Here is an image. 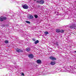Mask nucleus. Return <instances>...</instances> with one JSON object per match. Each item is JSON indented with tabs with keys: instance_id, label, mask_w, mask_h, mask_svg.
I'll list each match as a JSON object with an SVG mask.
<instances>
[{
	"instance_id": "f257e3e1",
	"label": "nucleus",
	"mask_w": 76,
	"mask_h": 76,
	"mask_svg": "<svg viewBox=\"0 0 76 76\" xmlns=\"http://www.w3.org/2000/svg\"><path fill=\"white\" fill-rule=\"evenodd\" d=\"M22 7L23 8V9H28L29 7H28V5L26 4L23 5L22 6Z\"/></svg>"
},
{
	"instance_id": "f03ea898",
	"label": "nucleus",
	"mask_w": 76,
	"mask_h": 76,
	"mask_svg": "<svg viewBox=\"0 0 76 76\" xmlns=\"http://www.w3.org/2000/svg\"><path fill=\"white\" fill-rule=\"evenodd\" d=\"M71 29H76V25L74 24H72V25L69 26Z\"/></svg>"
},
{
	"instance_id": "7ed1b4c3",
	"label": "nucleus",
	"mask_w": 76,
	"mask_h": 76,
	"mask_svg": "<svg viewBox=\"0 0 76 76\" xmlns=\"http://www.w3.org/2000/svg\"><path fill=\"white\" fill-rule=\"evenodd\" d=\"M6 19V17H1L0 18V21H3L4 20Z\"/></svg>"
},
{
	"instance_id": "20e7f679",
	"label": "nucleus",
	"mask_w": 76,
	"mask_h": 76,
	"mask_svg": "<svg viewBox=\"0 0 76 76\" xmlns=\"http://www.w3.org/2000/svg\"><path fill=\"white\" fill-rule=\"evenodd\" d=\"M28 57L30 58H33L34 57V55L32 54H30L28 55Z\"/></svg>"
},
{
	"instance_id": "39448f33",
	"label": "nucleus",
	"mask_w": 76,
	"mask_h": 76,
	"mask_svg": "<svg viewBox=\"0 0 76 76\" xmlns=\"http://www.w3.org/2000/svg\"><path fill=\"white\" fill-rule=\"evenodd\" d=\"M49 58L50 59L52 60H56V58L53 56L50 57Z\"/></svg>"
},
{
	"instance_id": "423d86ee",
	"label": "nucleus",
	"mask_w": 76,
	"mask_h": 76,
	"mask_svg": "<svg viewBox=\"0 0 76 76\" xmlns=\"http://www.w3.org/2000/svg\"><path fill=\"white\" fill-rule=\"evenodd\" d=\"M16 51H17L18 52V53H22L23 52V51L19 49H16Z\"/></svg>"
},
{
	"instance_id": "0eeeda50",
	"label": "nucleus",
	"mask_w": 76,
	"mask_h": 76,
	"mask_svg": "<svg viewBox=\"0 0 76 76\" xmlns=\"http://www.w3.org/2000/svg\"><path fill=\"white\" fill-rule=\"evenodd\" d=\"M56 64V62L54 61H51V62L50 63V64L51 65H52V66H53L54 65Z\"/></svg>"
},
{
	"instance_id": "6e6552de",
	"label": "nucleus",
	"mask_w": 76,
	"mask_h": 76,
	"mask_svg": "<svg viewBox=\"0 0 76 76\" xmlns=\"http://www.w3.org/2000/svg\"><path fill=\"white\" fill-rule=\"evenodd\" d=\"M36 62L38 64H40V63H41V60L40 59H38L37 60Z\"/></svg>"
},
{
	"instance_id": "1a4fd4ad",
	"label": "nucleus",
	"mask_w": 76,
	"mask_h": 76,
	"mask_svg": "<svg viewBox=\"0 0 76 76\" xmlns=\"http://www.w3.org/2000/svg\"><path fill=\"white\" fill-rule=\"evenodd\" d=\"M28 19H31L34 18V17L32 15H30L28 17Z\"/></svg>"
},
{
	"instance_id": "9d476101",
	"label": "nucleus",
	"mask_w": 76,
	"mask_h": 76,
	"mask_svg": "<svg viewBox=\"0 0 76 76\" xmlns=\"http://www.w3.org/2000/svg\"><path fill=\"white\" fill-rule=\"evenodd\" d=\"M44 3V1L43 0H41L40 1V4H42Z\"/></svg>"
},
{
	"instance_id": "9b49d317",
	"label": "nucleus",
	"mask_w": 76,
	"mask_h": 76,
	"mask_svg": "<svg viewBox=\"0 0 76 76\" xmlns=\"http://www.w3.org/2000/svg\"><path fill=\"white\" fill-rule=\"evenodd\" d=\"M26 51L28 52V51H31V49H30V48H27L26 49Z\"/></svg>"
},
{
	"instance_id": "f8f14e48",
	"label": "nucleus",
	"mask_w": 76,
	"mask_h": 76,
	"mask_svg": "<svg viewBox=\"0 0 76 76\" xmlns=\"http://www.w3.org/2000/svg\"><path fill=\"white\" fill-rule=\"evenodd\" d=\"M4 42H5V44H7L8 43H9V41L6 40L4 41Z\"/></svg>"
},
{
	"instance_id": "ddd939ff",
	"label": "nucleus",
	"mask_w": 76,
	"mask_h": 76,
	"mask_svg": "<svg viewBox=\"0 0 76 76\" xmlns=\"http://www.w3.org/2000/svg\"><path fill=\"white\" fill-rule=\"evenodd\" d=\"M56 32H57V33H58L59 32H60V30L59 29H57L56 30Z\"/></svg>"
},
{
	"instance_id": "4468645a",
	"label": "nucleus",
	"mask_w": 76,
	"mask_h": 76,
	"mask_svg": "<svg viewBox=\"0 0 76 76\" xmlns=\"http://www.w3.org/2000/svg\"><path fill=\"white\" fill-rule=\"evenodd\" d=\"M39 42V41H38V40H37V41H35V42H34V44H38V43Z\"/></svg>"
},
{
	"instance_id": "2eb2a0df",
	"label": "nucleus",
	"mask_w": 76,
	"mask_h": 76,
	"mask_svg": "<svg viewBox=\"0 0 76 76\" xmlns=\"http://www.w3.org/2000/svg\"><path fill=\"white\" fill-rule=\"evenodd\" d=\"M55 45H56L58 46V42H56V43H55Z\"/></svg>"
},
{
	"instance_id": "dca6fc26",
	"label": "nucleus",
	"mask_w": 76,
	"mask_h": 76,
	"mask_svg": "<svg viewBox=\"0 0 76 76\" xmlns=\"http://www.w3.org/2000/svg\"><path fill=\"white\" fill-rule=\"evenodd\" d=\"M60 32H61V33H64V30H60Z\"/></svg>"
},
{
	"instance_id": "f3484780",
	"label": "nucleus",
	"mask_w": 76,
	"mask_h": 76,
	"mask_svg": "<svg viewBox=\"0 0 76 76\" xmlns=\"http://www.w3.org/2000/svg\"><path fill=\"white\" fill-rule=\"evenodd\" d=\"M44 33L45 35H47V34H48V31H45L44 32Z\"/></svg>"
},
{
	"instance_id": "a211bd4d",
	"label": "nucleus",
	"mask_w": 76,
	"mask_h": 76,
	"mask_svg": "<svg viewBox=\"0 0 76 76\" xmlns=\"http://www.w3.org/2000/svg\"><path fill=\"white\" fill-rule=\"evenodd\" d=\"M26 23H29V24H30V23H31V22L30 21H26Z\"/></svg>"
},
{
	"instance_id": "6ab92c4d",
	"label": "nucleus",
	"mask_w": 76,
	"mask_h": 76,
	"mask_svg": "<svg viewBox=\"0 0 76 76\" xmlns=\"http://www.w3.org/2000/svg\"><path fill=\"white\" fill-rule=\"evenodd\" d=\"M36 2L37 3H39L40 4V1H37Z\"/></svg>"
},
{
	"instance_id": "aec40b11",
	"label": "nucleus",
	"mask_w": 76,
	"mask_h": 76,
	"mask_svg": "<svg viewBox=\"0 0 76 76\" xmlns=\"http://www.w3.org/2000/svg\"><path fill=\"white\" fill-rule=\"evenodd\" d=\"M56 70H58V71H59V70H60V71H61V69H60V68H57L56 69Z\"/></svg>"
},
{
	"instance_id": "412c9836",
	"label": "nucleus",
	"mask_w": 76,
	"mask_h": 76,
	"mask_svg": "<svg viewBox=\"0 0 76 76\" xmlns=\"http://www.w3.org/2000/svg\"><path fill=\"white\" fill-rule=\"evenodd\" d=\"M34 17L35 18H38V15H34Z\"/></svg>"
},
{
	"instance_id": "4be33fe9",
	"label": "nucleus",
	"mask_w": 76,
	"mask_h": 76,
	"mask_svg": "<svg viewBox=\"0 0 76 76\" xmlns=\"http://www.w3.org/2000/svg\"><path fill=\"white\" fill-rule=\"evenodd\" d=\"M21 75H22V76H24V73H21Z\"/></svg>"
},
{
	"instance_id": "5701e85b",
	"label": "nucleus",
	"mask_w": 76,
	"mask_h": 76,
	"mask_svg": "<svg viewBox=\"0 0 76 76\" xmlns=\"http://www.w3.org/2000/svg\"><path fill=\"white\" fill-rule=\"evenodd\" d=\"M33 40L34 41H35V39H33Z\"/></svg>"
},
{
	"instance_id": "b1692460",
	"label": "nucleus",
	"mask_w": 76,
	"mask_h": 76,
	"mask_svg": "<svg viewBox=\"0 0 76 76\" xmlns=\"http://www.w3.org/2000/svg\"><path fill=\"white\" fill-rule=\"evenodd\" d=\"M74 52H75V53H76V51H74Z\"/></svg>"
},
{
	"instance_id": "393cba45",
	"label": "nucleus",
	"mask_w": 76,
	"mask_h": 76,
	"mask_svg": "<svg viewBox=\"0 0 76 76\" xmlns=\"http://www.w3.org/2000/svg\"><path fill=\"white\" fill-rule=\"evenodd\" d=\"M34 1H36L37 0H34Z\"/></svg>"
},
{
	"instance_id": "a878e982",
	"label": "nucleus",
	"mask_w": 76,
	"mask_h": 76,
	"mask_svg": "<svg viewBox=\"0 0 76 76\" xmlns=\"http://www.w3.org/2000/svg\"><path fill=\"white\" fill-rule=\"evenodd\" d=\"M75 3H76V1H75Z\"/></svg>"
},
{
	"instance_id": "bb28decb",
	"label": "nucleus",
	"mask_w": 76,
	"mask_h": 76,
	"mask_svg": "<svg viewBox=\"0 0 76 76\" xmlns=\"http://www.w3.org/2000/svg\"><path fill=\"white\" fill-rule=\"evenodd\" d=\"M63 72H64V71H63Z\"/></svg>"
},
{
	"instance_id": "cd10ccee",
	"label": "nucleus",
	"mask_w": 76,
	"mask_h": 76,
	"mask_svg": "<svg viewBox=\"0 0 76 76\" xmlns=\"http://www.w3.org/2000/svg\"><path fill=\"white\" fill-rule=\"evenodd\" d=\"M62 72H63V71H61Z\"/></svg>"
}]
</instances>
